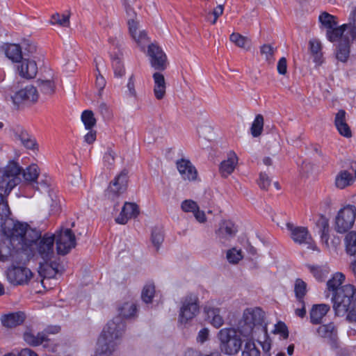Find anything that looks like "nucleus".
Segmentation results:
<instances>
[{"mask_svg": "<svg viewBox=\"0 0 356 356\" xmlns=\"http://www.w3.org/2000/svg\"><path fill=\"white\" fill-rule=\"evenodd\" d=\"M2 230L9 239L12 249L0 247V261L10 260L17 263L21 252L27 246L31 237H36V230L31 229L27 223H23L9 218L1 225Z\"/></svg>", "mask_w": 356, "mask_h": 356, "instance_id": "nucleus-1", "label": "nucleus"}, {"mask_svg": "<svg viewBox=\"0 0 356 356\" xmlns=\"http://www.w3.org/2000/svg\"><path fill=\"white\" fill-rule=\"evenodd\" d=\"M55 242V236L49 234H45L42 237L36 230V237H31L27 246L21 252V256L18 259L19 264H25L32 257L40 258L43 262L47 264V268H50L51 273L49 277H54L58 272L57 264L47 262L51 259L54 254V245Z\"/></svg>", "mask_w": 356, "mask_h": 356, "instance_id": "nucleus-2", "label": "nucleus"}, {"mask_svg": "<svg viewBox=\"0 0 356 356\" xmlns=\"http://www.w3.org/2000/svg\"><path fill=\"white\" fill-rule=\"evenodd\" d=\"M125 323L120 316L115 317L104 327L97 343L95 355L109 356L115 350L116 341L122 337Z\"/></svg>", "mask_w": 356, "mask_h": 356, "instance_id": "nucleus-3", "label": "nucleus"}, {"mask_svg": "<svg viewBox=\"0 0 356 356\" xmlns=\"http://www.w3.org/2000/svg\"><path fill=\"white\" fill-rule=\"evenodd\" d=\"M237 331L245 337H252L257 332L267 334L264 323V312L259 308H248L244 310L241 319L237 324Z\"/></svg>", "mask_w": 356, "mask_h": 356, "instance_id": "nucleus-4", "label": "nucleus"}, {"mask_svg": "<svg viewBox=\"0 0 356 356\" xmlns=\"http://www.w3.org/2000/svg\"><path fill=\"white\" fill-rule=\"evenodd\" d=\"M356 288L352 284L341 286L332 294L333 309L337 316H343L350 312L355 304Z\"/></svg>", "mask_w": 356, "mask_h": 356, "instance_id": "nucleus-5", "label": "nucleus"}, {"mask_svg": "<svg viewBox=\"0 0 356 356\" xmlns=\"http://www.w3.org/2000/svg\"><path fill=\"white\" fill-rule=\"evenodd\" d=\"M218 338L220 341V348L225 354H236L241 348V339L234 328L221 329L218 334Z\"/></svg>", "mask_w": 356, "mask_h": 356, "instance_id": "nucleus-6", "label": "nucleus"}, {"mask_svg": "<svg viewBox=\"0 0 356 356\" xmlns=\"http://www.w3.org/2000/svg\"><path fill=\"white\" fill-rule=\"evenodd\" d=\"M20 172L21 168L15 162H10L6 168L0 169V190H3L6 195L19 183Z\"/></svg>", "mask_w": 356, "mask_h": 356, "instance_id": "nucleus-7", "label": "nucleus"}, {"mask_svg": "<svg viewBox=\"0 0 356 356\" xmlns=\"http://www.w3.org/2000/svg\"><path fill=\"white\" fill-rule=\"evenodd\" d=\"M199 313L198 298L190 294L184 297L181 301L179 314V322L181 324H187L193 320Z\"/></svg>", "mask_w": 356, "mask_h": 356, "instance_id": "nucleus-8", "label": "nucleus"}, {"mask_svg": "<svg viewBox=\"0 0 356 356\" xmlns=\"http://www.w3.org/2000/svg\"><path fill=\"white\" fill-rule=\"evenodd\" d=\"M356 209L348 205L341 209L335 220V229L339 233H345L351 229L355 222Z\"/></svg>", "mask_w": 356, "mask_h": 356, "instance_id": "nucleus-9", "label": "nucleus"}, {"mask_svg": "<svg viewBox=\"0 0 356 356\" xmlns=\"http://www.w3.org/2000/svg\"><path fill=\"white\" fill-rule=\"evenodd\" d=\"M286 226L287 229L290 232V236L294 243L300 245H307L308 248L318 251L307 227L295 226L291 222H287Z\"/></svg>", "mask_w": 356, "mask_h": 356, "instance_id": "nucleus-10", "label": "nucleus"}, {"mask_svg": "<svg viewBox=\"0 0 356 356\" xmlns=\"http://www.w3.org/2000/svg\"><path fill=\"white\" fill-rule=\"evenodd\" d=\"M127 184L128 170L124 169L111 181L106 191V195L111 200H116L127 191Z\"/></svg>", "mask_w": 356, "mask_h": 356, "instance_id": "nucleus-11", "label": "nucleus"}, {"mask_svg": "<svg viewBox=\"0 0 356 356\" xmlns=\"http://www.w3.org/2000/svg\"><path fill=\"white\" fill-rule=\"evenodd\" d=\"M56 249L58 254H67L76 246V237L70 229H60L56 234Z\"/></svg>", "mask_w": 356, "mask_h": 356, "instance_id": "nucleus-12", "label": "nucleus"}, {"mask_svg": "<svg viewBox=\"0 0 356 356\" xmlns=\"http://www.w3.org/2000/svg\"><path fill=\"white\" fill-rule=\"evenodd\" d=\"M8 281L15 285L27 284L32 277V273L26 267L13 266L6 273Z\"/></svg>", "mask_w": 356, "mask_h": 356, "instance_id": "nucleus-13", "label": "nucleus"}, {"mask_svg": "<svg viewBox=\"0 0 356 356\" xmlns=\"http://www.w3.org/2000/svg\"><path fill=\"white\" fill-rule=\"evenodd\" d=\"M147 55L151 66L156 70L163 71L167 67V57L163 50L155 44L148 45Z\"/></svg>", "mask_w": 356, "mask_h": 356, "instance_id": "nucleus-14", "label": "nucleus"}, {"mask_svg": "<svg viewBox=\"0 0 356 356\" xmlns=\"http://www.w3.org/2000/svg\"><path fill=\"white\" fill-rule=\"evenodd\" d=\"M356 180V161H351L350 167L341 170L335 178V185L338 188L343 189L352 185Z\"/></svg>", "mask_w": 356, "mask_h": 356, "instance_id": "nucleus-15", "label": "nucleus"}, {"mask_svg": "<svg viewBox=\"0 0 356 356\" xmlns=\"http://www.w3.org/2000/svg\"><path fill=\"white\" fill-rule=\"evenodd\" d=\"M176 164L183 179L195 181L197 179V171L189 160L182 159L178 160Z\"/></svg>", "mask_w": 356, "mask_h": 356, "instance_id": "nucleus-16", "label": "nucleus"}, {"mask_svg": "<svg viewBox=\"0 0 356 356\" xmlns=\"http://www.w3.org/2000/svg\"><path fill=\"white\" fill-rule=\"evenodd\" d=\"M237 232L234 224L229 220H224L219 225L218 229L216 231V234L218 240L224 243L233 238Z\"/></svg>", "mask_w": 356, "mask_h": 356, "instance_id": "nucleus-17", "label": "nucleus"}, {"mask_svg": "<svg viewBox=\"0 0 356 356\" xmlns=\"http://www.w3.org/2000/svg\"><path fill=\"white\" fill-rule=\"evenodd\" d=\"M24 339L31 346H37L43 345V347L47 348L49 351H55V348L49 345L50 341L47 339L44 333H38L35 335L31 332H26L24 334Z\"/></svg>", "mask_w": 356, "mask_h": 356, "instance_id": "nucleus-18", "label": "nucleus"}, {"mask_svg": "<svg viewBox=\"0 0 356 356\" xmlns=\"http://www.w3.org/2000/svg\"><path fill=\"white\" fill-rule=\"evenodd\" d=\"M24 339L31 346H37L43 345V347L47 348L49 351H55V348L49 345L50 341L47 339L44 333H38L35 335L31 332H26L24 334Z\"/></svg>", "mask_w": 356, "mask_h": 356, "instance_id": "nucleus-19", "label": "nucleus"}, {"mask_svg": "<svg viewBox=\"0 0 356 356\" xmlns=\"http://www.w3.org/2000/svg\"><path fill=\"white\" fill-rule=\"evenodd\" d=\"M315 333L317 337L326 340L330 343H334L337 339V328L334 323L319 325Z\"/></svg>", "mask_w": 356, "mask_h": 356, "instance_id": "nucleus-20", "label": "nucleus"}, {"mask_svg": "<svg viewBox=\"0 0 356 356\" xmlns=\"http://www.w3.org/2000/svg\"><path fill=\"white\" fill-rule=\"evenodd\" d=\"M138 214L139 209L136 204L125 202L115 221L118 224L124 225L129 219L137 217Z\"/></svg>", "mask_w": 356, "mask_h": 356, "instance_id": "nucleus-21", "label": "nucleus"}, {"mask_svg": "<svg viewBox=\"0 0 356 356\" xmlns=\"http://www.w3.org/2000/svg\"><path fill=\"white\" fill-rule=\"evenodd\" d=\"M129 33L142 51L145 50V45L149 42V38L145 31H142L138 33V22L134 19L128 21Z\"/></svg>", "mask_w": 356, "mask_h": 356, "instance_id": "nucleus-22", "label": "nucleus"}, {"mask_svg": "<svg viewBox=\"0 0 356 356\" xmlns=\"http://www.w3.org/2000/svg\"><path fill=\"white\" fill-rule=\"evenodd\" d=\"M346 112L341 109L335 115L334 125L339 134L346 138L352 136L351 129L346 122Z\"/></svg>", "mask_w": 356, "mask_h": 356, "instance_id": "nucleus-23", "label": "nucleus"}, {"mask_svg": "<svg viewBox=\"0 0 356 356\" xmlns=\"http://www.w3.org/2000/svg\"><path fill=\"white\" fill-rule=\"evenodd\" d=\"M21 65L17 67V70L21 76L26 79H33L38 72V67L34 60L22 59Z\"/></svg>", "mask_w": 356, "mask_h": 356, "instance_id": "nucleus-24", "label": "nucleus"}, {"mask_svg": "<svg viewBox=\"0 0 356 356\" xmlns=\"http://www.w3.org/2000/svg\"><path fill=\"white\" fill-rule=\"evenodd\" d=\"M330 310V306L326 304L313 305L310 313V322L314 325L321 324L323 318Z\"/></svg>", "mask_w": 356, "mask_h": 356, "instance_id": "nucleus-25", "label": "nucleus"}, {"mask_svg": "<svg viewBox=\"0 0 356 356\" xmlns=\"http://www.w3.org/2000/svg\"><path fill=\"white\" fill-rule=\"evenodd\" d=\"M26 316L24 312H17L3 316L1 321L3 326L13 327L22 324Z\"/></svg>", "mask_w": 356, "mask_h": 356, "instance_id": "nucleus-26", "label": "nucleus"}, {"mask_svg": "<svg viewBox=\"0 0 356 356\" xmlns=\"http://www.w3.org/2000/svg\"><path fill=\"white\" fill-rule=\"evenodd\" d=\"M238 163V157L234 152H230L227 159L221 162L220 165V172L224 177L231 175L235 169Z\"/></svg>", "mask_w": 356, "mask_h": 356, "instance_id": "nucleus-27", "label": "nucleus"}, {"mask_svg": "<svg viewBox=\"0 0 356 356\" xmlns=\"http://www.w3.org/2000/svg\"><path fill=\"white\" fill-rule=\"evenodd\" d=\"M39 181H35V186H33L36 190L41 193H47L50 198L53 200L55 196L52 182L50 177L42 175L39 177Z\"/></svg>", "mask_w": 356, "mask_h": 356, "instance_id": "nucleus-28", "label": "nucleus"}, {"mask_svg": "<svg viewBox=\"0 0 356 356\" xmlns=\"http://www.w3.org/2000/svg\"><path fill=\"white\" fill-rule=\"evenodd\" d=\"M204 312L207 314V319L213 327L218 328L223 325L224 320L220 314V309L207 306L204 308Z\"/></svg>", "mask_w": 356, "mask_h": 356, "instance_id": "nucleus-29", "label": "nucleus"}, {"mask_svg": "<svg viewBox=\"0 0 356 356\" xmlns=\"http://www.w3.org/2000/svg\"><path fill=\"white\" fill-rule=\"evenodd\" d=\"M38 92L35 87L29 85L16 93V98L22 101L35 102L38 99Z\"/></svg>", "mask_w": 356, "mask_h": 356, "instance_id": "nucleus-30", "label": "nucleus"}, {"mask_svg": "<svg viewBox=\"0 0 356 356\" xmlns=\"http://www.w3.org/2000/svg\"><path fill=\"white\" fill-rule=\"evenodd\" d=\"M5 54L8 58L15 63L20 62L22 59V47L17 44H7Z\"/></svg>", "mask_w": 356, "mask_h": 356, "instance_id": "nucleus-31", "label": "nucleus"}, {"mask_svg": "<svg viewBox=\"0 0 356 356\" xmlns=\"http://www.w3.org/2000/svg\"><path fill=\"white\" fill-rule=\"evenodd\" d=\"M351 23H348L339 27L331 28L327 30V38L330 42H334L342 37L346 29H349V34L351 37Z\"/></svg>", "mask_w": 356, "mask_h": 356, "instance_id": "nucleus-32", "label": "nucleus"}, {"mask_svg": "<svg viewBox=\"0 0 356 356\" xmlns=\"http://www.w3.org/2000/svg\"><path fill=\"white\" fill-rule=\"evenodd\" d=\"M15 136L28 149H33L36 145L35 139L23 129L18 128L15 131Z\"/></svg>", "mask_w": 356, "mask_h": 356, "instance_id": "nucleus-33", "label": "nucleus"}, {"mask_svg": "<svg viewBox=\"0 0 356 356\" xmlns=\"http://www.w3.org/2000/svg\"><path fill=\"white\" fill-rule=\"evenodd\" d=\"M345 275L340 272L335 273L332 278H330L327 282V288L328 291H332V294L337 290H339L341 285L345 281Z\"/></svg>", "mask_w": 356, "mask_h": 356, "instance_id": "nucleus-34", "label": "nucleus"}, {"mask_svg": "<svg viewBox=\"0 0 356 356\" xmlns=\"http://www.w3.org/2000/svg\"><path fill=\"white\" fill-rule=\"evenodd\" d=\"M350 54V46L349 39L345 37L344 40H341L339 44V46L336 52V57L337 60L341 62H346Z\"/></svg>", "mask_w": 356, "mask_h": 356, "instance_id": "nucleus-35", "label": "nucleus"}, {"mask_svg": "<svg viewBox=\"0 0 356 356\" xmlns=\"http://www.w3.org/2000/svg\"><path fill=\"white\" fill-rule=\"evenodd\" d=\"M24 179L31 186H35V181L39 177V169L36 164H31L23 172Z\"/></svg>", "mask_w": 356, "mask_h": 356, "instance_id": "nucleus-36", "label": "nucleus"}, {"mask_svg": "<svg viewBox=\"0 0 356 356\" xmlns=\"http://www.w3.org/2000/svg\"><path fill=\"white\" fill-rule=\"evenodd\" d=\"M137 311L136 305L133 302H126L118 307L119 316L121 318L134 316Z\"/></svg>", "mask_w": 356, "mask_h": 356, "instance_id": "nucleus-37", "label": "nucleus"}, {"mask_svg": "<svg viewBox=\"0 0 356 356\" xmlns=\"http://www.w3.org/2000/svg\"><path fill=\"white\" fill-rule=\"evenodd\" d=\"M346 252L351 255H356V232H350L345 237Z\"/></svg>", "mask_w": 356, "mask_h": 356, "instance_id": "nucleus-38", "label": "nucleus"}, {"mask_svg": "<svg viewBox=\"0 0 356 356\" xmlns=\"http://www.w3.org/2000/svg\"><path fill=\"white\" fill-rule=\"evenodd\" d=\"M307 284L301 279H297L295 282L294 292L297 302L305 301L304 298L307 294Z\"/></svg>", "mask_w": 356, "mask_h": 356, "instance_id": "nucleus-39", "label": "nucleus"}, {"mask_svg": "<svg viewBox=\"0 0 356 356\" xmlns=\"http://www.w3.org/2000/svg\"><path fill=\"white\" fill-rule=\"evenodd\" d=\"M307 267L316 280L319 282L323 281L329 273V269L326 266L308 265Z\"/></svg>", "mask_w": 356, "mask_h": 356, "instance_id": "nucleus-40", "label": "nucleus"}, {"mask_svg": "<svg viewBox=\"0 0 356 356\" xmlns=\"http://www.w3.org/2000/svg\"><path fill=\"white\" fill-rule=\"evenodd\" d=\"M264 122L263 115L261 114L257 115L250 127V132L253 137L257 138L261 134L264 129Z\"/></svg>", "mask_w": 356, "mask_h": 356, "instance_id": "nucleus-41", "label": "nucleus"}, {"mask_svg": "<svg viewBox=\"0 0 356 356\" xmlns=\"http://www.w3.org/2000/svg\"><path fill=\"white\" fill-rule=\"evenodd\" d=\"M229 40L238 47L249 49L250 48V40L242 35L233 33L230 35Z\"/></svg>", "mask_w": 356, "mask_h": 356, "instance_id": "nucleus-42", "label": "nucleus"}, {"mask_svg": "<svg viewBox=\"0 0 356 356\" xmlns=\"http://www.w3.org/2000/svg\"><path fill=\"white\" fill-rule=\"evenodd\" d=\"M6 196L0 193V218L4 221L8 219L11 214Z\"/></svg>", "mask_w": 356, "mask_h": 356, "instance_id": "nucleus-43", "label": "nucleus"}, {"mask_svg": "<svg viewBox=\"0 0 356 356\" xmlns=\"http://www.w3.org/2000/svg\"><path fill=\"white\" fill-rule=\"evenodd\" d=\"M155 294V286L152 283L146 284L141 293V298L145 303H150Z\"/></svg>", "mask_w": 356, "mask_h": 356, "instance_id": "nucleus-44", "label": "nucleus"}, {"mask_svg": "<svg viewBox=\"0 0 356 356\" xmlns=\"http://www.w3.org/2000/svg\"><path fill=\"white\" fill-rule=\"evenodd\" d=\"M319 21L327 30L334 27L337 24L336 17L326 12L319 15Z\"/></svg>", "mask_w": 356, "mask_h": 356, "instance_id": "nucleus-45", "label": "nucleus"}, {"mask_svg": "<svg viewBox=\"0 0 356 356\" xmlns=\"http://www.w3.org/2000/svg\"><path fill=\"white\" fill-rule=\"evenodd\" d=\"M81 120L83 122L86 129H92L96 123L94 114L91 111H84L81 114Z\"/></svg>", "mask_w": 356, "mask_h": 356, "instance_id": "nucleus-46", "label": "nucleus"}, {"mask_svg": "<svg viewBox=\"0 0 356 356\" xmlns=\"http://www.w3.org/2000/svg\"><path fill=\"white\" fill-rule=\"evenodd\" d=\"M242 356H260V351L256 346L254 342L247 341L244 350L242 352Z\"/></svg>", "mask_w": 356, "mask_h": 356, "instance_id": "nucleus-47", "label": "nucleus"}, {"mask_svg": "<svg viewBox=\"0 0 356 356\" xmlns=\"http://www.w3.org/2000/svg\"><path fill=\"white\" fill-rule=\"evenodd\" d=\"M51 24L68 27L70 26V16L68 15L56 13L51 17Z\"/></svg>", "mask_w": 356, "mask_h": 356, "instance_id": "nucleus-48", "label": "nucleus"}, {"mask_svg": "<svg viewBox=\"0 0 356 356\" xmlns=\"http://www.w3.org/2000/svg\"><path fill=\"white\" fill-rule=\"evenodd\" d=\"M152 242L158 250L163 241V234L161 229L154 228L152 232Z\"/></svg>", "mask_w": 356, "mask_h": 356, "instance_id": "nucleus-49", "label": "nucleus"}, {"mask_svg": "<svg viewBox=\"0 0 356 356\" xmlns=\"http://www.w3.org/2000/svg\"><path fill=\"white\" fill-rule=\"evenodd\" d=\"M227 259L229 263L237 264L243 259L242 252L241 250L232 248L227 251Z\"/></svg>", "mask_w": 356, "mask_h": 356, "instance_id": "nucleus-50", "label": "nucleus"}, {"mask_svg": "<svg viewBox=\"0 0 356 356\" xmlns=\"http://www.w3.org/2000/svg\"><path fill=\"white\" fill-rule=\"evenodd\" d=\"M112 65L115 76L117 77L122 76L125 73V70L122 60L119 58H114L112 60Z\"/></svg>", "mask_w": 356, "mask_h": 356, "instance_id": "nucleus-51", "label": "nucleus"}, {"mask_svg": "<svg viewBox=\"0 0 356 356\" xmlns=\"http://www.w3.org/2000/svg\"><path fill=\"white\" fill-rule=\"evenodd\" d=\"M38 84L40 90L44 94H52L54 92V84L50 80H39Z\"/></svg>", "mask_w": 356, "mask_h": 356, "instance_id": "nucleus-52", "label": "nucleus"}, {"mask_svg": "<svg viewBox=\"0 0 356 356\" xmlns=\"http://www.w3.org/2000/svg\"><path fill=\"white\" fill-rule=\"evenodd\" d=\"M274 48L270 44H264L260 48V53L265 56V58L269 63L274 60Z\"/></svg>", "mask_w": 356, "mask_h": 356, "instance_id": "nucleus-53", "label": "nucleus"}, {"mask_svg": "<svg viewBox=\"0 0 356 356\" xmlns=\"http://www.w3.org/2000/svg\"><path fill=\"white\" fill-rule=\"evenodd\" d=\"M181 207L184 212H192L194 213L199 207L195 201L192 200H186L182 202Z\"/></svg>", "mask_w": 356, "mask_h": 356, "instance_id": "nucleus-54", "label": "nucleus"}, {"mask_svg": "<svg viewBox=\"0 0 356 356\" xmlns=\"http://www.w3.org/2000/svg\"><path fill=\"white\" fill-rule=\"evenodd\" d=\"M274 332L280 334L284 339H287L289 337L287 327L284 323L280 322L275 325Z\"/></svg>", "mask_w": 356, "mask_h": 356, "instance_id": "nucleus-55", "label": "nucleus"}, {"mask_svg": "<svg viewBox=\"0 0 356 356\" xmlns=\"http://www.w3.org/2000/svg\"><path fill=\"white\" fill-rule=\"evenodd\" d=\"M68 179L72 186L79 185L81 183V174L79 170L76 168Z\"/></svg>", "mask_w": 356, "mask_h": 356, "instance_id": "nucleus-56", "label": "nucleus"}, {"mask_svg": "<svg viewBox=\"0 0 356 356\" xmlns=\"http://www.w3.org/2000/svg\"><path fill=\"white\" fill-rule=\"evenodd\" d=\"M351 23V39L354 40L356 38V7L351 12L350 15V22Z\"/></svg>", "mask_w": 356, "mask_h": 356, "instance_id": "nucleus-57", "label": "nucleus"}, {"mask_svg": "<svg viewBox=\"0 0 356 356\" xmlns=\"http://www.w3.org/2000/svg\"><path fill=\"white\" fill-rule=\"evenodd\" d=\"M270 180L266 174L261 173L258 181V184L261 189L267 190L270 186Z\"/></svg>", "mask_w": 356, "mask_h": 356, "instance_id": "nucleus-58", "label": "nucleus"}, {"mask_svg": "<svg viewBox=\"0 0 356 356\" xmlns=\"http://www.w3.org/2000/svg\"><path fill=\"white\" fill-rule=\"evenodd\" d=\"M115 153L111 149H108L104 154V161L108 165H112L114 163Z\"/></svg>", "mask_w": 356, "mask_h": 356, "instance_id": "nucleus-59", "label": "nucleus"}, {"mask_svg": "<svg viewBox=\"0 0 356 356\" xmlns=\"http://www.w3.org/2000/svg\"><path fill=\"white\" fill-rule=\"evenodd\" d=\"M277 72L280 74L284 75L287 72L286 59L284 57L281 58L277 65Z\"/></svg>", "mask_w": 356, "mask_h": 356, "instance_id": "nucleus-60", "label": "nucleus"}, {"mask_svg": "<svg viewBox=\"0 0 356 356\" xmlns=\"http://www.w3.org/2000/svg\"><path fill=\"white\" fill-rule=\"evenodd\" d=\"M165 88L166 86H154V94L157 99L161 100L164 97L165 95Z\"/></svg>", "mask_w": 356, "mask_h": 356, "instance_id": "nucleus-61", "label": "nucleus"}, {"mask_svg": "<svg viewBox=\"0 0 356 356\" xmlns=\"http://www.w3.org/2000/svg\"><path fill=\"white\" fill-rule=\"evenodd\" d=\"M154 86H166L164 76L160 72H155L153 74Z\"/></svg>", "mask_w": 356, "mask_h": 356, "instance_id": "nucleus-62", "label": "nucleus"}, {"mask_svg": "<svg viewBox=\"0 0 356 356\" xmlns=\"http://www.w3.org/2000/svg\"><path fill=\"white\" fill-rule=\"evenodd\" d=\"M98 110L104 118H109L111 115L108 106L104 102L100 103Z\"/></svg>", "mask_w": 356, "mask_h": 356, "instance_id": "nucleus-63", "label": "nucleus"}, {"mask_svg": "<svg viewBox=\"0 0 356 356\" xmlns=\"http://www.w3.org/2000/svg\"><path fill=\"white\" fill-rule=\"evenodd\" d=\"M224 6L220 4L217 6L213 10L211 15H213V19L211 22L212 24H215L218 18L223 13Z\"/></svg>", "mask_w": 356, "mask_h": 356, "instance_id": "nucleus-64", "label": "nucleus"}]
</instances>
